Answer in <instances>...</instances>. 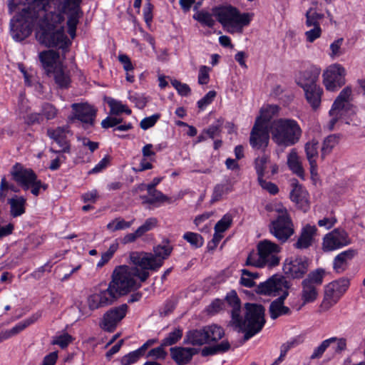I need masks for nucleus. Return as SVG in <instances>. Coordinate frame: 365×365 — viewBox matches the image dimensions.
I'll return each mask as SVG.
<instances>
[{
    "label": "nucleus",
    "mask_w": 365,
    "mask_h": 365,
    "mask_svg": "<svg viewBox=\"0 0 365 365\" xmlns=\"http://www.w3.org/2000/svg\"><path fill=\"white\" fill-rule=\"evenodd\" d=\"M64 16L58 11L41 9L37 14L31 9H23L10 21V33L16 41H21L32 32L36 24V38L48 47L66 50L71 44L64 32Z\"/></svg>",
    "instance_id": "obj_1"
},
{
    "label": "nucleus",
    "mask_w": 365,
    "mask_h": 365,
    "mask_svg": "<svg viewBox=\"0 0 365 365\" xmlns=\"http://www.w3.org/2000/svg\"><path fill=\"white\" fill-rule=\"evenodd\" d=\"M148 277L149 272L139 266L121 265L113 270L108 286L118 297L139 288Z\"/></svg>",
    "instance_id": "obj_2"
},
{
    "label": "nucleus",
    "mask_w": 365,
    "mask_h": 365,
    "mask_svg": "<svg viewBox=\"0 0 365 365\" xmlns=\"http://www.w3.org/2000/svg\"><path fill=\"white\" fill-rule=\"evenodd\" d=\"M212 13L223 29L229 34L243 32L254 18V13H242L237 7L231 4H224L212 8Z\"/></svg>",
    "instance_id": "obj_3"
},
{
    "label": "nucleus",
    "mask_w": 365,
    "mask_h": 365,
    "mask_svg": "<svg viewBox=\"0 0 365 365\" xmlns=\"http://www.w3.org/2000/svg\"><path fill=\"white\" fill-rule=\"evenodd\" d=\"M245 313L243 319L240 313H233V320L230 324L238 331L245 333L248 339L261 331L265 324L264 308L259 304L247 303L245 305Z\"/></svg>",
    "instance_id": "obj_4"
},
{
    "label": "nucleus",
    "mask_w": 365,
    "mask_h": 365,
    "mask_svg": "<svg viewBox=\"0 0 365 365\" xmlns=\"http://www.w3.org/2000/svg\"><path fill=\"white\" fill-rule=\"evenodd\" d=\"M272 140L278 146L289 147L297 144L302 135V130L297 120L280 118L271 121L268 125Z\"/></svg>",
    "instance_id": "obj_5"
},
{
    "label": "nucleus",
    "mask_w": 365,
    "mask_h": 365,
    "mask_svg": "<svg viewBox=\"0 0 365 365\" xmlns=\"http://www.w3.org/2000/svg\"><path fill=\"white\" fill-rule=\"evenodd\" d=\"M173 246L166 240L161 245L153 247V252H132L130 255L131 262L140 268H143L146 271L158 270L163 264V262L171 254Z\"/></svg>",
    "instance_id": "obj_6"
},
{
    "label": "nucleus",
    "mask_w": 365,
    "mask_h": 365,
    "mask_svg": "<svg viewBox=\"0 0 365 365\" xmlns=\"http://www.w3.org/2000/svg\"><path fill=\"white\" fill-rule=\"evenodd\" d=\"M257 252H252L248 255L246 264L255 267H272L279 264L280 258L279 253L280 247L271 242L264 240L257 245Z\"/></svg>",
    "instance_id": "obj_7"
},
{
    "label": "nucleus",
    "mask_w": 365,
    "mask_h": 365,
    "mask_svg": "<svg viewBox=\"0 0 365 365\" xmlns=\"http://www.w3.org/2000/svg\"><path fill=\"white\" fill-rule=\"evenodd\" d=\"M275 218L269 225V232L281 242H285L294 232V225L287 208L277 204L274 206Z\"/></svg>",
    "instance_id": "obj_8"
},
{
    "label": "nucleus",
    "mask_w": 365,
    "mask_h": 365,
    "mask_svg": "<svg viewBox=\"0 0 365 365\" xmlns=\"http://www.w3.org/2000/svg\"><path fill=\"white\" fill-rule=\"evenodd\" d=\"M325 271L317 269L311 272L302 282L301 299L303 304L315 302L319 296V287L323 283Z\"/></svg>",
    "instance_id": "obj_9"
},
{
    "label": "nucleus",
    "mask_w": 365,
    "mask_h": 365,
    "mask_svg": "<svg viewBox=\"0 0 365 365\" xmlns=\"http://www.w3.org/2000/svg\"><path fill=\"white\" fill-rule=\"evenodd\" d=\"M117 296L108 286L107 289L99 290L90 294L86 299L88 308L82 304L78 305L79 312L82 317H88L91 312L111 304L117 299Z\"/></svg>",
    "instance_id": "obj_10"
},
{
    "label": "nucleus",
    "mask_w": 365,
    "mask_h": 365,
    "mask_svg": "<svg viewBox=\"0 0 365 365\" xmlns=\"http://www.w3.org/2000/svg\"><path fill=\"white\" fill-rule=\"evenodd\" d=\"M346 69L335 63L327 67L322 73V83L328 91L334 92L345 84Z\"/></svg>",
    "instance_id": "obj_11"
},
{
    "label": "nucleus",
    "mask_w": 365,
    "mask_h": 365,
    "mask_svg": "<svg viewBox=\"0 0 365 365\" xmlns=\"http://www.w3.org/2000/svg\"><path fill=\"white\" fill-rule=\"evenodd\" d=\"M349 284V279L344 277L327 284L325 287L324 297L321 306L328 309L334 305L346 292Z\"/></svg>",
    "instance_id": "obj_12"
},
{
    "label": "nucleus",
    "mask_w": 365,
    "mask_h": 365,
    "mask_svg": "<svg viewBox=\"0 0 365 365\" xmlns=\"http://www.w3.org/2000/svg\"><path fill=\"white\" fill-rule=\"evenodd\" d=\"M289 287V282L284 277L275 274L260 283L256 291L260 294L276 297L288 293Z\"/></svg>",
    "instance_id": "obj_13"
},
{
    "label": "nucleus",
    "mask_w": 365,
    "mask_h": 365,
    "mask_svg": "<svg viewBox=\"0 0 365 365\" xmlns=\"http://www.w3.org/2000/svg\"><path fill=\"white\" fill-rule=\"evenodd\" d=\"M128 306L122 304L108 310L103 316L100 322V327L108 332H113L125 317Z\"/></svg>",
    "instance_id": "obj_14"
},
{
    "label": "nucleus",
    "mask_w": 365,
    "mask_h": 365,
    "mask_svg": "<svg viewBox=\"0 0 365 365\" xmlns=\"http://www.w3.org/2000/svg\"><path fill=\"white\" fill-rule=\"evenodd\" d=\"M350 243L348 234L342 229L336 228L327 234L323 238L322 248L324 251H333Z\"/></svg>",
    "instance_id": "obj_15"
},
{
    "label": "nucleus",
    "mask_w": 365,
    "mask_h": 365,
    "mask_svg": "<svg viewBox=\"0 0 365 365\" xmlns=\"http://www.w3.org/2000/svg\"><path fill=\"white\" fill-rule=\"evenodd\" d=\"M47 135L60 148L59 150H55L53 148H51V152L54 153L70 152V144L68 136L71 135V131L68 126L66 125L48 128L47 130Z\"/></svg>",
    "instance_id": "obj_16"
},
{
    "label": "nucleus",
    "mask_w": 365,
    "mask_h": 365,
    "mask_svg": "<svg viewBox=\"0 0 365 365\" xmlns=\"http://www.w3.org/2000/svg\"><path fill=\"white\" fill-rule=\"evenodd\" d=\"M270 133L268 127L261 125L259 120H255V125L250 133V145L255 149H264L267 147Z\"/></svg>",
    "instance_id": "obj_17"
},
{
    "label": "nucleus",
    "mask_w": 365,
    "mask_h": 365,
    "mask_svg": "<svg viewBox=\"0 0 365 365\" xmlns=\"http://www.w3.org/2000/svg\"><path fill=\"white\" fill-rule=\"evenodd\" d=\"M335 108L334 112H332V108L329 110V115L331 117L328 123V128L329 130H333L336 123L339 120L349 124V119L354 114V109L351 103H339Z\"/></svg>",
    "instance_id": "obj_18"
},
{
    "label": "nucleus",
    "mask_w": 365,
    "mask_h": 365,
    "mask_svg": "<svg viewBox=\"0 0 365 365\" xmlns=\"http://www.w3.org/2000/svg\"><path fill=\"white\" fill-rule=\"evenodd\" d=\"M11 175L14 180L24 190L30 188V185L36 180V173L30 168H26L16 164L13 167Z\"/></svg>",
    "instance_id": "obj_19"
},
{
    "label": "nucleus",
    "mask_w": 365,
    "mask_h": 365,
    "mask_svg": "<svg viewBox=\"0 0 365 365\" xmlns=\"http://www.w3.org/2000/svg\"><path fill=\"white\" fill-rule=\"evenodd\" d=\"M71 108L73 111L71 119H77L86 124H93L96 110L92 106L86 103H73Z\"/></svg>",
    "instance_id": "obj_20"
},
{
    "label": "nucleus",
    "mask_w": 365,
    "mask_h": 365,
    "mask_svg": "<svg viewBox=\"0 0 365 365\" xmlns=\"http://www.w3.org/2000/svg\"><path fill=\"white\" fill-rule=\"evenodd\" d=\"M320 73V67L317 66H311L299 73L296 78V82L302 89L317 86L318 84L317 83Z\"/></svg>",
    "instance_id": "obj_21"
},
{
    "label": "nucleus",
    "mask_w": 365,
    "mask_h": 365,
    "mask_svg": "<svg viewBox=\"0 0 365 365\" xmlns=\"http://www.w3.org/2000/svg\"><path fill=\"white\" fill-rule=\"evenodd\" d=\"M308 262L306 259L296 257L287 259L284 265V272L292 278H301L307 272Z\"/></svg>",
    "instance_id": "obj_22"
},
{
    "label": "nucleus",
    "mask_w": 365,
    "mask_h": 365,
    "mask_svg": "<svg viewBox=\"0 0 365 365\" xmlns=\"http://www.w3.org/2000/svg\"><path fill=\"white\" fill-rule=\"evenodd\" d=\"M292 185L293 189L290 192L292 201L294 202L299 209L306 212L309 207L307 191L297 182H293Z\"/></svg>",
    "instance_id": "obj_23"
},
{
    "label": "nucleus",
    "mask_w": 365,
    "mask_h": 365,
    "mask_svg": "<svg viewBox=\"0 0 365 365\" xmlns=\"http://www.w3.org/2000/svg\"><path fill=\"white\" fill-rule=\"evenodd\" d=\"M171 358L178 365L188 364L192 356L197 353L193 348L175 346L170 349Z\"/></svg>",
    "instance_id": "obj_24"
},
{
    "label": "nucleus",
    "mask_w": 365,
    "mask_h": 365,
    "mask_svg": "<svg viewBox=\"0 0 365 365\" xmlns=\"http://www.w3.org/2000/svg\"><path fill=\"white\" fill-rule=\"evenodd\" d=\"M39 59L47 75H49L51 71L57 66L63 64L60 61L59 54L53 50L41 52Z\"/></svg>",
    "instance_id": "obj_25"
},
{
    "label": "nucleus",
    "mask_w": 365,
    "mask_h": 365,
    "mask_svg": "<svg viewBox=\"0 0 365 365\" xmlns=\"http://www.w3.org/2000/svg\"><path fill=\"white\" fill-rule=\"evenodd\" d=\"M317 227L314 225H307L302 230L301 235L295 243V247L298 249H306L309 247L314 239V236L317 232Z\"/></svg>",
    "instance_id": "obj_26"
},
{
    "label": "nucleus",
    "mask_w": 365,
    "mask_h": 365,
    "mask_svg": "<svg viewBox=\"0 0 365 365\" xmlns=\"http://www.w3.org/2000/svg\"><path fill=\"white\" fill-rule=\"evenodd\" d=\"M304 92L305 98L307 103L314 110L319 108L322 101V96L323 95V89L319 85L309 87L303 89Z\"/></svg>",
    "instance_id": "obj_27"
},
{
    "label": "nucleus",
    "mask_w": 365,
    "mask_h": 365,
    "mask_svg": "<svg viewBox=\"0 0 365 365\" xmlns=\"http://www.w3.org/2000/svg\"><path fill=\"white\" fill-rule=\"evenodd\" d=\"M287 296L288 293H284L270 304L269 312L272 319L290 313V309L284 305V300Z\"/></svg>",
    "instance_id": "obj_28"
},
{
    "label": "nucleus",
    "mask_w": 365,
    "mask_h": 365,
    "mask_svg": "<svg viewBox=\"0 0 365 365\" xmlns=\"http://www.w3.org/2000/svg\"><path fill=\"white\" fill-rule=\"evenodd\" d=\"M48 76H52L55 83L62 88H68L71 83L69 71L63 64L58 65L56 68L52 69Z\"/></svg>",
    "instance_id": "obj_29"
},
{
    "label": "nucleus",
    "mask_w": 365,
    "mask_h": 365,
    "mask_svg": "<svg viewBox=\"0 0 365 365\" xmlns=\"http://www.w3.org/2000/svg\"><path fill=\"white\" fill-rule=\"evenodd\" d=\"M287 165L289 170L298 177L304 179V170L302 165L300 157L296 149L293 148L287 155Z\"/></svg>",
    "instance_id": "obj_30"
},
{
    "label": "nucleus",
    "mask_w": 365,
    "mask_h": 365,
    "mask_svg": "<svg viewBox=\"0 0 365 365\" xmlns=\"http://www.w3.org/2000/svg\"><path fill=\"white\" fill-rule=\"evenodd\" d=\"M355 254L356 252L353 250H348L339 254L334 260V270L338 273L344 272Z\"/></svg>",
    "instance_id": "obj_31"
},
{
    "label": "nucleus",
    "mask_w": 365,
    "mask_h": 365,
    "mask_svg": "<svg viewBox=\"0 0 365 365\" xmlns=\"http://www.w3.org/2000/svg\"><path fill=\"white\" fill-rule=\"evenodd\" d=\"M207 335L204 327L202 329H194L187 332L185 342L193 346H201L207 344Z\"/></svg>",
    "instance_id": "obj_32"
},
{
    "label": "nucleus",
    "mask_w": 365,
    "mask_h": 365,
    "mask_svg": "<svg viewBox=\"0 0 365 365\" xmlns=\"http://www.w3.org/2000/svg\"><path fill=\"white\" fill-rule=\"evenodd\" d=\"M10 205V213L14 217L22 215L25 212L26 199L23 196L15 195L8 200Z\"/></svg>",
    "instance_id": "obj_33"
},
{
    "label": "nucleus",
    "mask_w": 365,
    "mask_h": 365,
    "mask_svg": "<svg viewBox=\"0 0 365 365\" xmlns=\"http://www.w3.org/2000/svg\"><path fill=\"white\" fill-rule=\"evenodd\" d=\"M232 191V183L226 180L225 182L217 184L214 188L210 200L211 203H215L220 201L222 197Z\"/></svg>",
    "instance_id": "obj_34"
},
{
    "label": "nucleus",
    "mask_w": 365,
    "mask_h": 365,
    "mask_svg": "<svg viewBox=\"0 0 365 365\" xmlns=\"http://www.w3.org/2000/svg\"><path fill=\"white\" fill-rule=\"evenodd\" d=\"M280 108L277 105H267L260 109V115L256 118L259 120L261 125H265L266 122L269 120L279 112Z\"/></svg>",
    "instance_id": "obj_35"
},
{
    "label": "nucleus",
    "mask_w": 365,
    "mask_h": 365,
    "mask_svg": "<svg viewBox=\"0 0 365 365\" xmlns=\"http://www.w3.org/2000/svg\"><path fill=\"white\" fill-rule=\"evenodd\" d=\"M213 13H210L205 10L197 11L192 16V18L198 21L202 26L212 28L215 24V20L213 18Z\"/></svg>",
    "instance_id": "obj_36"
},
{
    "label": "nucleus",
    "mask_w": 365,
    "mask_h": 365,
    "mask_svg": "<svg viewBox=\"0 0 365 365\" xmlns=\"http://www.w3.org/2000/svg\"><path fill=\"white\" fill-rule=\"evenodd\" d=\"M204 330L207 335V344L219 341L225 334L223 329L217 324L206 326Z\"/></svg>",
    "instance_id": "obj_37"
},
{
    "label": "nucleus",
    "mask_w": 365,
    "mask_h": 365,
    "mask_svg": "<svg viewBox=\"0 0 365 365\" xmlns=\"http://www.w3.org/2000/svg\"><path fill=\"white\" fill-rule=\"evenodd\" d=\"M106 101L110 108V113L114 115H118L122 113H125L128 115L131 113V110L129 109L126 105L123 104L121 101H117L112 98L108 97L106 98Z\"/></svg>",
    "instance_id": "obj_38"
},
{
    "label": "nucleus",
    "mask_w": 365,
    "mask_h": 365,
    "mask_svg": "<svg viewBox=\"0 0 365 365\" xmlns=\"http://www.w3.org/2000/svg\"><path fill=\"white\" fill-rule=\"evenodd\" d=\"M230 346V344L227 341H223L215 346L204 347L201 351V354L203 356H207L218 353H222L227 351Z\"/></svg>",
    "instance_id": "obj_39"
},
{
    "label": "nucleus",
    "mask_w": 365,
    "mask_h": 365,
    "mask_svg": "<svg viewBox=\"0 0 365 365\" xmlns=\"http://www.w3.org/2000/svg\"><path fill=\"white\" fill-rule=\"evenodd\" d=\"M135 220L127 222L123 218L118 217L110 221L106 226L107 229L110 232H115L129 228L134 222Z\"/></svg>",
    "instance_id": "obj_40"
},
{
    "label": "nucleus",
    "mask_w": 365,
    "mask_h": 365,
    "mask_svg": "<svg viewBox=\"0 0 365 365\" xmlns=\"http://www.w3.org/2000/svg\"><path fill=\"white\" fill-rule=\"evenodd\" d=\"M225 299L227 304L232 308L231 311V320H233V313L235 312L237 315L240 313V299L238 298L236 292L232 290L227 293Z\"/></svg>",
    "instance_id": "obj_41"
},
{
    "label": "nucleus",
    "mask_w": 365,
    "mask_h": 365,
    "mask_svg": "<svg viewBox=\"0 0 365 365\" xmlns=\"http://www.w3.org/2000/svg\"><path fill=\"white\" fill-rule=\"evenodd\" d=\"M258 277L257 272H251L246 269H242L240 284L246 287H252L255 285V279H257Z\"/></svg>",
    "instance_id": "obj_42"
},
{
    "label": "nucleus",
    "mask_w": 365,
    "mask_h": 365,
    "mask_svg": "<svg viewBox=\"0 0 365 365\" xmlns=\"http://www.w3.org/2000/svg\"><path fill=\"white\" fill-rule=\"evenodd\" d=\"M306 26L307 27L320 26L319 21L324 17V14H319L312 9H309L306 14Z\"/></svg>",
    "instance_id": "obj_43"
},
{
    "label": "nucleus",
    "mask_w": 365,
    "mask_h": 365,
    "mask_svg": "<svg viewBox=\"0 0 365 365\" xmlns=\"http://www.w3.org/2000/svg\"><path fill=\"white\" fill-rule=\"evenodd\" d=\"M81 12H71L69 14L67 25H68V32L72 38H74L76 36V26L78 24V21L80 17L81 16Z\"/></svg>",
    "instance_id": "obj_44"
},
{
    "label": "nucleus",
    "mask_w": 365,
    "mask_h": 365,
    "mask_svg": "<svg viewBox=\"0 0 365 365\" xmlns=\"http://www.w3.org/2000/svg\"><path fill=\"white\" fill-rule=\"evenodd\" d=\"M352 94V90L351 87L347 86L344 88L339 93V95L337 96L336 99L334 101L333 105H332V112L335 110V108L339 105V103L345 104V103H350V99Z\"/></svg>",
    "instance_id": "obj_45"
},
{
    "label": "nucleus",
    "mask_w": 365,
    "mask_h": 365,
    "mask_svg": "<svg viewBox=\"0 0 365 365\" xmlns=\"http://www.w3.org/2000/svg\"><path fill=\"white\" fill-rule=\"evenodd\" d=\"M182 336V329L175 328L162 341V346H168L176 344Z\"/></svg>",
    "instance_id": "obj_46"
},
{
    "label": "nucleus",
    "mask_w": 365,
    "mask_h": 365,
    "mask_svg": "<svg viewBox=\"0 0 365 365\" xmlns=\"http://www.w3.org/2000/svg\"><path fill=\"white\" fill-rule=\"evenodd\" d=\"M40 317V314L33 315L29 319H26L22 322H20L17 324H16L14 327L10 329V332L14 336L17 335L19 333L25 329L27 327L34 323L38 318Z\"/></svg>",
    "instance_id": "obj_47"
},
{
    "label": "nucleus",
    "mask_w": 365,
    "mask_h": 365,
    "mask_svg": "<svg viewBox=\"0 0 365 365\" xmlns=\"http://www.w3.org/2000/svg\"><path fill=\"white\" fill-rule=\"evenodd\" d=\"M182 237L194 248H199L204 243L202 237L198 233L187 232L183 235Z\"/></svg>",
    "instance_id": "obj_48"
},
{
    "label": "nucleus",
    "mask_w": 365,
    "mask_h": 365,
    "mask_svg": "<svg viewBox=\"0 0 365 365\" xmlns=\"http://www.w3.org/2000/svg\"><path fill=\"white\" fill-rule=\"evenodd\" d=\"M305 152L309 162L317 161L318 157V142L311 140L305 145Z\"/></svg>",
    "instance_id": "obj_49"
},
{
    "label": "nucleus",
    "mask_w": 365,
    "mask_h": 365,
    "mask_svg": "<svg viewBox=\"0 0 365 365\" xmlns=\"http://www.w3.org/2000/svg\"><path fill=\"white\" fill-rule=\"evenodd\" d=\"M338 143L339 137L336 135H331L326 138L322 148V155L329 154Z\"/></svg>",
    "instance_id": "obj_50"
},
{
    "label": "nucleus",
    "mask_w": 365,
    "mask_h": 365,
    "mask_svg": "<svg viewBox=\"0 0 365 365\" xmlns=\"http://www.w3.org/2000/svg\"><path fill=\"white\" fill-rule=\"evenodd\" d=\"M269 163V157L267 155L258 157L255 160V170L258 178H264V170L267 168V164Z\"/></svg>",
    "instance_id": "obj_51"
},
{
    "label": "nucleus",
    "mask_w": 365,
    "mask_h": 365,
    "mask_svg": "<svg viewBox=\"0 0 365 365\" xmlns=\"http://www.w3.org/2000/svg\"><path fill=\"white\" fill-rule=\"evenodd\" d=\"M334 339H327L324 340L317 347L314 349L310 358L312 359L320 358L326 349L330 346V344L334 343Z\"/></svg>",
    "instance_id": "obj_52"
},
{
    "label": "nucleus",
    "mask_w": 365,
    "mask_h": 365,
    "mask_svg": "<svg viewBox=\"0 0 365 365\" xmlns=\"http://www.w3.org/2000/svg\"><path fill=\"white\" fill-rule=\"evenodd\" d=\"M232 223V217L230 214H225L215 226V231L224 232Z\"/></svg>",
    "instance_id": "obj_53"
},
{
    "label": "nucleus",
    "mask_w": 365,
    "mask_h": 365,
    "mask_svg": "<svg viewBox=\"0 0 365 365\" xmlns=\"http://www.w3.org/2000/svg\"><path fill=\"white\" fill-rule=\"evenodd\" d=\"M148 195L150 196V200H146L147 202H149V204H153L158 202H164L168 200V197L163 195L160 191L156 190L155 188L146 187Z\"/></svg>",
    "instance_id": "obj_54"
},
{
    "label": "nucleus",
    "mask_w": 365,
    "mask_h": 365,
    "mask_svg": "<svg viewBox=\"0 0 365 365\" xmlns=\"http://www.w3.org/2000/svg\"><path fill=\"white\" fill-rule=\"evenodd\" d=\"M343 42H344V38H339L334 41L330 44L329 48H330L331 52L329 54L330 58L334 59L336 57L340 56L343 53V52L341 51V46L343 44Z\"/></svg>",
    "instance_id": "obj_55"
},
{
    "label": "nucleus",
    "mask_w": 365,
    "mask_h": 365,
    "mask_svg": "<svg viewBox=\"0 0 365 365\" xmlns=\"http://www.w3.org/2000/svg\"><path fill=\"white\" fill-rule=\"evenodd\" d=\"M171 84L176 89L178 94L182 96H187L191 92V90L187 84L182 83L178 80L175 79L171 81Z\"/></svg>",
    "instance_id": "obj_56"
},
{
    "label": "nucleus",
    "mask_w": 365,
    "mask_h": 365,
    "mask_svg": "<svg viewBox=\"0 0 365 365\" xmlns=\"http://www.w3.org/2000/svg\"><path fill=\"white\" fill-rule=\"evenodd\" d=\"M157 223L158 220L154 217L147 219L144 224L137 229L138 234L143 236L145 232L153 229L157 225Z\"/></svg>",
    "instance_id": "obj_57"
},
{
    "label": "nucleus",
    "mask_w": 365,
    "mask_h": 365,
    "mask_svg": "<svg viewBox=\"0 0 365 365\" xmlns=\"http://www.w3.org/2000/svg\"><path fill=\"white\" fill-rule=\"evenodd\" d=\"M160 118V114L155 113L153 114L149 117H146L143 118L140 123V128L143 130H147L151 127H153L156 122L159 120Z\"/></svg>",
    "instance_id": "obj_58"
},
{
    "label": "nucleus",
    "mask_w": 365,
    "mask_h": 365,
    "mask_svg": "<svg viewBox=\"0 0 365 365\" xmlns=\"http://www.w3.org/2000/svg\"><path fill=\"white\" fill-rule=\"evenodd\" d=\"M210 68L206 66H201L199 68L197 81L200 85L207 84L210 80Z\"/></svg>",
    "instance_id": "obj_59"
},
{
    "label": "nucleus",
    "mask_w": 365,
    "mask_h": 365,
    "mask_svg": "<svg viewBox=\"0 0 365 365\" xmlns=\"http://www.w3.org/2000/svg\"><path fill=\"white\" fill-rule=\"evenodd\" d=\"M128 98L140 109L143 108L148 102L147 98L143 95L139 93H129Z\"/></svg>",
    "instance_id": "obj_60"
},
{
    "label": "nucleus",
    "mask_w": 365,
    "mask_h": 365,
    "mask_svg": "<svg viewBox=\"0 0 365 365\" xmlns=\"http://www.w3.org/2000/svg\"><path fill=\"white\" fill-rule=\"evenodd\" d=\"M216 96L215 91H210L202 98L197 101V106L200 110H204L210 105Z\"/></svg>",
    "instance_id": "obj_61"
},
{
    "label": "nucleus",
    "mask_w": 365,
    "mask_h": 365,
    "mask_svg": "<svg viewBox=\"0 0 365 365\" xmlns=\"http://www.w3.org/2000/svg\"><path fill=\"white\" fill-rule=\"evenodd\" d=\"M41 115L47 120L53 119L57 115V109L50 103H44L42 106Z\"/></svg>",
    "instance_id": "obj_62"
},
{
    "label": "nucleus",
    "mask_w": 365,
    "mask_h": 365,
    "mask_svg": "<svg viewBox=\"0 0 365 365\" xmlns=\"http://www.w3.org/2000/svg\"><path fill=\"white\" fill-rule=\"evenodd\" d=\"M164 347L165 346H162L161 344L158 347L152 349L148 351L147 357H150L154 359H164L167 356V353L164 350Z\"/></svg>",
    "instance_id": "obj_63"
},
{
    "label": "nucleus",
    "mask_w": 365,
    "mask_h": 365,
    "mask_svg": "<svg viewBox=\"0 0 365 365\" xmlns=\"http://www.w3.org/2000/svg\"><path fill=\"white\" fill-rule=\"evenodd\" d=\"M140 358V356L135 350L123 356L120 363L122 365H130L138 361Z\"/></svg>",
    "instance_id": "obj_64"
}]
</instances>
